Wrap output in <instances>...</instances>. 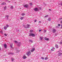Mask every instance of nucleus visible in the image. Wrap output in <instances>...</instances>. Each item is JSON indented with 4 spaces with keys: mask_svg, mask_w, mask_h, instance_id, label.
<instances>
[{
    "mask_svg": "<svg viewBox=\"0 0 62 62\" xmlns=\"http://www.w3.org/2000/svg\"><path fill=\"white\" fill-rule=\"evenodd\" d=\"M31 52L30 51H28L26 53V54L27 55V56H29L31 54Z\"/></svg>",
    "mask_w": 62,
    "mask_h": 62,
    "instance_id": "f257e3e1",
    "label": "nucleus"
},
{
    "mask_svg": "<svg viewBox=\"0 0 62 62\" xmlns=\"http://www.w3.org/2000/svg\"><path fill=\"white\" fill-rule=\"evenodd\" d=\"M29 36H32V37H34L35 36V35L33 33L30 34Z\"/></svg>",
    "mask_w": 62,
    "mask_h": 62,
    "instance_id": "f03ea898",
    "label": "nucleus"
},
{
    "mask_svg": "<svg viewBox=\"0 0 62 62\" xmlns=\"http://www.w3.org/2000/svg\"><path fill=\"white\" fill-rule=\"evenodd\" d=\"M24 7V8H27L28 7V5L26 4L23 5Z\"/></svg>",
    "mask_w": 62,
    "mask_h": 62,
    "instance_id": "7ed1b4c3",
    "label": "nucleus"
},
{
    "mask_svg": "<svg viewBox=\"0 0 62 62\" xmlns=\"http://www.w3.org/2000/svg\"><path fill=\"white\" fill-rule=\"evenodd\" d=\"M34 10L35 11H39V9L37 8H35L34 9Z\"/></svg>",
    "mask_w": 62,
    "mask_h": 62,
    "instance_id": "20e7f679",
    "label": "nucleus"
},
{
    "mask_svg": "<svg viewBox=\"0 0 62 62\" xmlns=\"http://www.w3.org/2000/svg\"><path fill=\"white\" fill-rule=\"evenodd\" d=\"M21 42L19 43H18L17 44V46H18L19 47H20V46H21Z\"/></svg>",
    "mask_w": 62,
    "mask_h": 62,
    "instance_id": "39448f33",
    "label": "nucleus"
},
{
    "mask_svg": "<svg viewBox=\"0 0 62 62\" xmlns=\"http://www.w3.org/2000/svg\"><path fill=\"white\" fill-rule=\"evenodd\" d=\"M35 48H33L31 49V53H32L33 52H34V51H35Z\"/></svg>",
    "mask_w": 62,
    "mask_h": 62,
    "instance_id": "423d86ee",
    "label": "nucleus"
},
{
    "mask_svg": "<svg viewBox=\"0 0 62 62\" xmlns=\"http://www.w3.org/2000/svg\"><path fill=\"white\" fill-rule=\"evenodd\" d=\"M56 30L55 29H53L52 30V32L53 33H54L55 32H56Z\"/></svg>",
    "mask_w": 62,
    "mask_h": 62,
    "instance_id": "0eeeda50",
    "label": "nucleus"
},
{
    "mask_svg": "<svg viewBox=\"0 0 62 62\" xmlns=\"http://www.w3.org/2000/svg\"><path fill=\"white\" fill-rule=\"evenodd\" d=\"M4 48H5V49H7V45H6V44H5L4 45Z\"/></svg>",
    "mask_w": 62,
    "mask_h": 62,
    "instance_id": "6e6552de",
    "label": "nucleus"
},
{
    "mask_svg": "<svg viewBox=\"0 0 62 62\" xmlns=\"http://www.w3.org/2000/svg\"><path fill=\"white\" fill-rule=\"evenodd\" d=\"M10 45L11 48L12 49H13V47H12V46H13V44L12 43L10 44Z\"/></svg>",
    "mask_w": 62,
    "mask_h": 62,
    "instance_id": "1a4fd4ad",
    "label": "nucleus"
},
{
    "mask_svg": "<svg viewBox=\"0 0 62 62\" xmlns=\"http://www.w3.org/2000/svg\"><path fill=\"white\" fill-rule=\"evenodd\" d=\"M27 58V57L23 55V59H25V58Z\"/></svg>",
    "mask_w": 62,
    "mask_h": 62,
    "instance_id": "9d476101",
    "label": "nucleus"
},
{
    "mask_svg": "<svg viewBox=\"0 0 62 62\" xmlns=\"http://www.w3.org/2000/svg\"><path fill=\"white\" fill-rule=\"evenodd\" d=\"M43 38L42 37H40V40H41V41H42V40H43Z\"/></svg>",
    "mask_w": 62,
    "mask_h": 62,
    "instance_id": "9b49d317",
    "label": "nucleus"
},
{
    "mask_svg": "<svg viewBox=\"0 0 62 62\" xmlns=\"http://www.w3.org/2000/svg\"><path fill=\"white\" fill-rule=\"evenodd\" d=\"M62 53H58V56H60V55H62Z\"/></svg>",
    "mask_w": 62,
    "mask_h": 62,
    "instance_id": "f8f14e48",
    "label": "nucleus"
},
{
    "mask_svg": "<svg viewBox=\"0 0 62 62\" xmlns=\"http://www.w3.org/2000/svg\"><path fill=\"white\" fill-rule=\"evenodd\" d=\"M6 5V3L5 2H3L1 3L2 5Z\"/></svg>",
    "mask_w": 62,
    "mask_h": 62,
    "instance_id": "ddd939ff",
    "label": "nucleus"
},
{
    "mask_svg": "<svg viewBox=\"0 0 62 62\" xmlns=\"http://www.w3.org/2000/svg\"><path fill=\"white\" fill-rule=\"evenodd\" d=\"M29 26H30V25L27 24V27H26L27 28H29Z\"/></svg>",
    "mask_w": 62,
    "mask_h": 62,
    "instance_id": "4468645a",
    "label": "nucleus"
},
{
    "mask_svg": "<svg viewBox=\"0 0 62 62\" xmlns=\"http://www.w3.org/2000/svg\"><path fill=\"white\" fill-rule=\"evenodd\" d=\"M45 40H49V38H45Z\"/></svg>",
    "mask_w": 62,
    "mask_h": 62,
    "instance_id": "2eb2a0df",
    "label": "nucleus"
},
{
    "mask_svg": "<svg viewBox=\"0 0 62 62\" xmlns=\"http://www.w3.org/2000/svg\"><path fill=\"white\" fill-rule=\"evenodd\" d=\"M4 29V30H6L7 29V28L6 27V26H5L3 28Z\"/></svg>",
    "mask_w": 62,
    "mask_h": 62,
    "instance_id": "dca6fc26",
    "label": "nucleus"
},
{
    "mask_svg": "<svg viewBox=\"0 0 62 62\" xmlns=\"http://www.w3.org/2000/svg\"><path fill=\"white\" fill-rule=\"evenodd\" d=\"M55 47L56 48H58V46L57 45H55Z\"/></svg>",
    "mask_w": 62,
    "mask_h": 62,
    "instance_id": "f3484780",
    "label": "nucleus"
},
{
    "mask_svg": "<svg viewBox=\"0 0 62 62\" xmlns=\"http://www.w3.org/2000/svg\"><path fill=\"white\" fill-rule=\"evenodd\" d=\"M6 17L7 19H8V17H9V16H8V15L6 16Z\"/></svg>",
    "mask_w": 62,
    "mask_h": 62,
    "instance_id": "a211bd4d",
    "label": "nucleus"
},
{
    "mask_svg": "<svg viewBox=\"0 0 62 62\" xmlns=\"http://www.w3.org/2000/svg\"><path fill=\"white\" fill-rule=\"evenodd\" d=\"M24 18V17H21L20 18V20H23V19Z\"/></svg>",
    "mask_w": 62,
    "mask_h": 62,
    "instance_id": "6ab92c4d",
    "label": "nucleus"
},
{
    "mask_svg": "<svg viewBox=\"0 0 62 62\" xmlns=\"http://www.w3.org/2000/svg\"><path fill=\"white\" fill-rule=\"evenodd\" d=\"M51 20H52V19L51 18H49V19H48V21H50Z\"/></svg>",
    "mask_w": 62,
    "mask_h": 62,
    "instance_id": "aec40b11",
    "label": "nucleus"
},
{
    "mask_svg": "<svg viewBox=\"0 0 62 62\" xmlns=\"http://www.w3.org/2000/svg\"><path fill=\"white\" fill-rule=\"evenodd\" d=\"M59 44H62V40H61V41L59 42Z\"/></svg>",
    "mask_w": 62,
    "mask_h": 62,
    "instance_id": "412c9836",
    "label": "nucleus"
},
{
    "mask_svg": "<svg viewBox=\"0 0 62 62\" xmlns=\"http://www.w3.org/2000/svg\"><path fill=\"white\" fill-rule=\"evenodd\" d=\"M6 8H7V7L5 6L4 8V10H6Z\"/></svg>",
    "mask_w": 62,
    "mask_h": 62,
    "instance_id": "4be33fe9",
    "label": "nucleus"
},
{
    "mask_svg": "<svg viewBox=\"0 0 62 62\" xmlns=\"http://www.w3.org/2000/svg\"><path fill=\"white\" fill-rule=\"evenodd\" d=\"M14 42L16 43H18V42L16 41H15Z\"/></svg>",
    "mask_w": 62,
    "mask_h": 62,
    "instance_id": "5701e85b",
    "label": "nucleus"
},
{
    "mask_svg": "<svg viewBox=\"0 0 62 62\" xmlns=\"http://www.w3.org/2000/svg\"><path fill=\"white\" fill-rule=\"evenodd\" d=\"M11 60H12V61H14V59H13V58H12Z\"/></svg>",
    "mask_w": 62,
    "mask_h": 62,
    "instance_id": "b1692460",
    "label": "nucleus"
},
{
    "mask_svg": "<svg viewBox=\"0 0 62 62\" xmlns=\"http://www.w3.org/2000/svg\"><path fill=\"white\" fill-rule=\"evenodd\" d=\"M21 15L22 16H24V15H25V14L24 13H23L21 14Z\"/></svg>",
    "mask_w": 62,
    "mask_h": 62,
    "instance_id": "393cba45",
    "label": "nucleus"
},
{
    "mask_svg": "<svg viewBox=\"0 0 62 62\" xmlns=\"http://www.w3.org/2000/svg\"><path fill=\"white\" fill-rule=\"evenodd\" d=\"M16 53H18V52H19V50H18L17 49H16Z\"/></svg>",
    "mask_w": 62,
    "mask_h": 62,
    "instance_id": "a878e982",
    "label": "nucleus"
},
{
    "mask_svg": "<svg viewBox=\"0 0 62 62\" xmlns=\"http://www.w3.org/2000/svg\"><path fill=\"white\" fill-rule=\"evenodd\" d=\"M7 28H8V27H9V26H8V25H6V27Z\"/></svg>",
    "mask_w": 62,
    "mask_h": 62,
    "instance_id": "bb28decb",
    "label": "nucleus"
},
{
    "mask_svg": "<svg viewBox=\"0 0 62 62\" xmlns=\"http://www.w3.org/2000/svg\"><path fill=\"white\" fill-rule=\"evenodd\" d=\"M8 54H12V53H10Z\"/></svg>",
    "mask_w": 62,
    "mask_h": 62,
    "instance_id": "cd10ccee",
    "label": "nucleus"
},
{
    "mask_svg": "<svg viewBox=\"0 0 62 62\" xmlns=\"http://www.w3.org/2000/svg\"><path fill=\"white\" fill-rule=\"evenodd\" d=\"M47 59H48V58H47V57H46L45 58V60H47Z\"/></svg>",
    "mask_w": 62,
    "mask_h": 62,
    "instance_id": "c85d7f7f",
    "label": "nucleus"
},
{
    "mask_svg": "<svg viewBox=\"0 0 62 62\" xmlns=\"http://www.w3.org/2000/svg\"><path fill=\"white\" fill-rule=\"evenodd\" d=\"M48 15H47L45 17V18H46V17H48Z\"/></svg>",
    "mask_w": 62,
    "mask_h": 62,
    "instance_id": "c756f323",
    "label": "nucleus"
},
{
    "mask_svg": "<svg viewBox=\"0 0 62 62\" xmlns=\"http://www.w3.org/2000/svg\"><path fill=\"white\" fill-rule=\"evenodd\" d=\"M30 42H31V43H32V42H33V41H32V40H29Z\"/></svg>",
    "mask_w": 62,
    "mask_h": 62,
    "instance_id": "7c9ffc66",
    "label": "nucleus"
},
{
    "mask_svg": "<svg viewBox=\"0 0 62 62\" xmlns=\"http://www.w3.org/2000/svg\"><path fill=\"white\" fill-rule=\"evenodd\" d=\"M13 6H11V9H13Z\"/></svg>",
    "mask_w": 62,
    "mask_h": 62,
    "instance_id": "2f4dec72",
    "label": "nucleus"
},
{
    "mask_svg": "<svg viewBox=\"0 0 62 62\" xmlns=\"http://www.w3.org/2000/svg\"><path fill=\"white\" fill-rule=\"evenodd\" d=\"M30 32H33V30H30Z\"/></svg>",
    "mask_w": 62,
    "mask_h": 62,
    "instance_id": "473e14b6",
    "label": "nucleus"
},
{
    "mask_svg": "<svg viewBox=\"0 0 62 62\" xmlns=\"http://www.w3.org/2000/svg\"><path fill=\"white\" fill-rule=\"evenodd\" d=\"M30 5H31V6H32V5H33V4H32V3H30Z\"/></svg>",
    "mask_w": 62,
    "mask_h": 62,
    "instance_id": "72a5a7b5",
    "label": "nucleus"
},
{
    "mask_svg": "<svg viewBox=\"0 0 62 62\" xmlns=\"http://www.w3.org/2000/svg\"><path fill=\"white\" fill-rule=\"evenodd\" d=\"M0 32L1 33V34H3V31H0Z\"/></svg>",
    "mask_w": 62,
    "mask_h": 62,
    "instance_id": "f704fd0d",
    "label": "nucleus"
},
{
    "mask_svg": "<svg viewBox=\"0 0 62 62\" xmlns=\"http://www.w3.org/2000/svg\"><path fill=\"white\" fill-rule=\"evenodd\" d=\"M41 58L42 59H44V58H43V57H42Z\"/></svg>",
    "mask_w": 62,
    "mask_h": 62,
    "instance_id": "c9c22d12",
    "label": "nucleus"
},
{
    "mask_svg": "<svg viewBox=\"0 0 62 62\" xmlns=\"http://www.w3.org/2000/svg\"><path fill=\"white\" fill-rule=\"evenodd\" d=\"M58 26H60V24H58Z\"/></svg>",
    "mask_w": 62,
    "mask_h": 62,
    "instance_id": "e433bc0d",
    "label": "nucleus"
},
{
    "mask_svg": "<svg viewBox=\"0 0 62 62\" xmlns=\"http://www.w3.org/2000/svg\"><path fill=\"white\" fill-rule=\"evenodd\" d=\"M36 22H37V20H34V23H36Z\"/></svg>",
    "mask_w": 62,
    "mask_h": 62,
    "instance_id": "4c0bfd02",
    "label": "nucleus"
},
{
    "mask_svg": "<svg viewBox=\"0 0 62 62\" xmlns=\"http://www.w3.org/2000/svg\"><path fill=\"white\" fill-rule=\"evenodd\" d=\"M39 23H41V22L40 21H39Z\"/></svg>",
    "mask_w": 62,
    "mask_h": 62,
    "instance_id": "58836bf2",
    "label": "nucleus"
},
{
    "mask_svg": "<svg viewBox=\"0 0 62 62\" xmlns=\"http://www.w3.org/2000/svg\"><path fill=\"white\" fill-rule=\"evenodd\" d=\"M39 9H41V7H40L39 8Z\"/></svg>",
    "mask_w": 62,
    "mask_h": 62,
    "instance_id": "ea45409f",
    "label": "nucleus"
},
{
    "mask_svg": "<svg viewBox=\"0 0 62 62\" xmlns=\"http://www.w3.org/2000/svg\"><path fill=\"white\" fill-rule=\"evenodd\" d=\"M4 35L5 36H7V35L6 34H4Z\"/></svg>",
    "mask_w": 62,
    "mask_h": 62,
    "instance_id": "a19ab883",
    "label": "nucleus"
},
{
    "mask_svg": "<svg viewBox=\"0 0 62 62\" xmlns=\"http://www.w3.org/2000/svg\"><path fill=\"white\" fill-rule=\"evenodd\" d=\"M46 32V30H45L44 31V32Z\"/></svg>",
    "mask_w": 62,
    "mask_h": 62,
    "instance_id": "79ce46f5",
    "label": "nucleus"
},
{
    "mask_svg": "<svg viewBox=\"0 0 62 62\" xmlns=\"http://www.w3.org/2000/svg\"><path fill=\"white\" fill-rule=\"evenodd\" d=\"M49 11H51V9H49Z\"/></svg>",
    "mask_w": 62,
    "mask_h": 62,
    "instance_id": "37998d69",
    "label": "nucleus"
},
{
    "mask_svg": "<svg viewBox=\"0 0 62 62\" xmlns=\"http://www.w3.org/2000/svg\"><path fill=\"white\" fill-rule=\"evenodd\" d=\"M41 31V30H39V31L40 32V31Z\"/></svg>",
    "mask_w": 62,
    "mask_h": 62,
    "instance_id": "c03bdc74",
    "label": "nucleus"
},
{
    "mask_svg": "<svg viewBox=\"0 0 62 62\" xmlns=\"http://www.w3.org/2000/svg\"><path fill=\"white\" fill-rule=\"evenodd\" d=\"M52 49H55V48L54 47H53L52 48Z\"/></svg>",
    "mask_w": 62,
    "mask_h": 62,
    "instance_id": "a18cd8bd",
    "label": "nucleus"
},
{
    "mask_svg": "<svg viewBox=\"0 0 62 62\" xmlns=\"http://www.w3.org/2000/svg\"><path fill=\"white\" fill-rule=\"evenodd\" d=\"M60 20H62V18H60Z\"/></svg>",
    "mask_w": 62,
    "mask_h": 62,
    "instance_id": "49530a36",
    "label": "nucleus"
},
{
    "mask_svg": "<svg viewBox=\"0 0 62 62\" xmlns=\"http://www.w3.org/2000/svg\"><path fill=\"white\" fill-rule=\"evenodd\" d=\"M51 51H54V50H53V49H51Z\"/></svg>",
    "mask_w": 62,
    "mask_h": 62,
    "instance_id": "de8ad7c7",
    "label": "nucleus"
},
{
    "mask_svg": "<svg viewBox=\"0 0 62 62\" xmlns=\"http://www.w3.org/2000/svg\"><path fill=\"white\" fill-rule=\"evenodd\" d=\"M61 23H62V21H61Z\"/></svg>",
    "mask_w": 62,
    "mask_h": 62,
    "instance_id": "09e8293b",
    "label": "nucleus"
},
{
    "mask_svg": "<svg viewBox=\"0 0 62 62\" xmlns=\"http://www.w3.org/2000/svg\"><path fill=\"white\" fill-rule=\"evenodd\" d=\"M61 6H62V3L61 4Z\"/></svg>",
    "mask_w": 62,
    "mask_h": 62,
    "instance_id": "8fccbe9b",
    "label": "nucleus"
},
{
    "mask_svg": "<svg viewBox=\"0 0 62 62\" xmlns=\"http://www.w3.org/2000/svg\"><path fill=\"white\" fill-rule=\"evenodd\" d=\"M0 50H1V48L0 47Z\"/></svg>",
    "mask_w": 62,
    "mask_h": 62,
    "instance_id": "3c124183",
    "label": "nucleus"
},
{
    "mask_svg": "<svg viewBox=\"0 0 62 62\" xmlns=\"http://www.w3.org/2000/svg\"><path fill=\"white\" fill-rule=\"evenodd\" d=\"M62 25L61 27H62Z\"/></svg>",
    "mask_w": 62,
    "mask_h": 62,
    "instance_id": "603ef678",
    "label": "nucleus"
}]
</instances>
